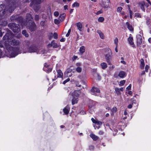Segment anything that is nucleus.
Wrapping results in <instances>:
<instances>
[{
    "mask_svg": "<svg viewBox=\"0 0 151 151\" xmlns=\"http://www.w3.org/2000/svg\"><path fill=\"white\" fill-rule=\"evenodd\" d=\"M3 43L5 47L9 52L8 53L10 57H14L18 54L21 53L18 47L14 48L11 46L10 44L14 45H17L19 43V41L13 39V35L11 33H7L3 37Z\"/></svg>",
    "mask_w": 151,
    "mask_h": 151,
    "instance_id": "1",
    "label": "nucleus"
},
{
    "mask_svg": "<svg viewBox=\"0 0 151 151\" xmlns=\"http://www.w3.org/2000/svg\"><path fill=\"white\" fill-rule=\"evenodd\" d=\"M8 27L15 33H18L20 31L19 25L15 23H10L8 25Z\"/></svg>",
    "mask_w": 151,
    "mask_h": 151,
    "instance_id": "2",
    "label": "nucleus"
},
{
    "mask_svg": "<svg viewBox=\"0 0 151 151\" xmlns=\"http://www.w3.org/2000/svg\"><path fill=\"white\" fill-rule=\"evenodd\" d=\"M32 3L33 4V6L34 9L36 12L40 8V4L43 0H31Z\"/></svg>",
    "mask_w": 151,
    "mask_h": 151,
    "instance_id": "3",
    "label": "nucleus"
},
{
    "mask_svg": "<svg viewBox=\"0 0 151 151\" xmlns=\"http://www.w3.org/2000/svg\"><path fill=\"white\" fill-rule=\"evenodd\" d=\"M26 26L27 28L31 32L35 30L37 28L36 25L33 20H31L30 22H29V23H27Z\"/></svg>",
    "mask_w": 151,
    "mask_h": 151,
    "instance_id": "4",
    "label": "nucleus"
},
{
    "mask_svg": "<svg viewBox=\"0 0 151 151\" xmlns=\"http://www.w3.org/2000/svg\"><path fill=\"white\" fill-rule=\"evenodd\" d=\"M112 52L110 51L108 53L106 54L105 55V59L106 61L109 65H111V61L112 59L111 57Z\"/></svg>",
    "mask_w": 151,
    "mask_h": 151,
    "instance_id": "5",
    "label": "nucleus"
},
{
    "mask_svg": "<svg viewBox=\"0 0 151 151\" xmlns=\"http://www.w3.org/2000/svg\"><path fill=\"white\" fill-rule=\"evenodd\" d=\"M5 8L4 4H1L0 5V19L3 18V16L5 13Z\"/></svg>",
    "mask_w": 151,
    "mask_h": 151,
    "instance_id": "6",
    "label": "nucleus"
},
{
    "mask_svg": "<svg viewBox=\"0 0 151 151\" xmlns=\"http://www.w3.org/2000/svg\"><path fill=\"white\" fill-rule=\"evenodd\" d=\"M137 45L138 46H140L142 43V38L141 35H139L137 36Z\"/></svg>",
    "mask_w": 151,
    "mask_h": 151,
    "instance_id": "7",
    "label": "nucleus"
},
{
    "mask_svg": "<svg viewBox=\"0 0 151 151\" xmlns=\"http://www.w3.org/2000/svg\"><path fill=\"white\" fill-rule=\"evenodd\" d=\"M110 4V0H103V6L104 8H108Z\"/></svg>",
    "mask_w": 151,
    "mask_h": 151,
    "instance_id": "8",
    "label": "nucleus"
},
{
    "mask_svg": "<svg viewBox=\"0 0 151 151\" xmlns=\"http://www.w3.org/2000/svg\"><path fill=\"white\" fill-rule=\"evenodd\" d=\"M37 48L34 45L30 46L28 49L29 52H37Z\"/></svg>",
    "mask_w": 151,
    "mask_h": 151,
    "instance_id": "9",
    "label": "nucleus"
},
{
    "mask_svg": "<svg viewBox=\"0 0 151 151\" xmlns=\"http://www.w3.org/2000/svg\"><path fill=\"white\" fill-rule=\"evenodd\" d=\"M102 124V122L99 121L97 119H95V127H96V128L99 129Z\"/></svg>",
    "mask_w": 151,
    "mask_h": 151,
    "instance_id": "10",
    "label": "nucleus"
},
{
    "mask_svg": "<svg viewBox=\"0 0 151 151\" xmlns=\"http://www.w3.org/2000/svg\"><path fill=\"white\" fill-rule=\"evenodd\" d=\"M48 47H53L57 48L58 47V46L56 43L54 42V40H53L48 45Z\"/></svg>",
    "mask_w": 151,
    "mask_h": 151,
    "instance_id": "11",
    "label": "nucleus"
},
{
    "mask_svg": "<svg viewBox=\"0 0 151 151\" xmlns=\"http://www.w3.org/2000/svg\"><path fill=\"white\" fill-rule=\"evenodd\" d=\"M70 110V108L69 106L67 105L66 107L63 109V111L65 114H68Z\"/></svg>",
    "mask_w": 151,
    "mask_h": 151,
    "instance_id": "12",
    "label": "nucleus"
},
{
    "mask_svg": "<svg viewBox=\"0 0 151 151\" xmlns=\"http://www.w3.org/2000/svg\"><path fill=\"white\" fill-rule=\"evenodd\" d=\"M81 94L80 91H76L72 93V96L73 97L77 98Z\"/></svg>",
    "mask_w": 151,
    "mask_h": 151,
    "instance_id": "13",
    "label": "nucleus"
},
{
    "mask_svg": "<svg viewBox=\"0 0 151 151\" xmlns=\"http://www.w3.org/2000/svg\"><path fill=\"white\" fill-rule=\"evenodd\" d=\"M133 38L132 37L130 36L128 39V41L129 44L131 45H133V47H134V43L133 42Z\"/></svg>",
    "mask_w": 151,
    "mask_h": 151,
    "instance_id": "14",
    "label": "nucleus"
},
{
    "mask_svg": "<svg viewBox=\"0 0 151 151\" xmlns=\"http://www.w3.org/2000/svg\"><path fill=\"white\" fill-rule=\"evenodd\" d=\"M46 51L43 48H40V49H37V53L39 54H44L45 53Z\"/></svg>",
    "mask_w": 151,
    "mask_h": 151,
    "instance_id": "15",
    "label": "nucleus"
},
{
    "mask_svg": "<svg viewBox=\"0 0 151 151\" xmlns=\"http://www.w3.org/2000/svg\"><path fill=\"white\" fill-rule=\"evenodd\" d=\"M86 50V47L84 46H82L80 47L79 49L80 53L81 54H83Z\"/></svg>",
    "mask_w": 151,
    "mask_h": 151,
    "instance_id": "16",
    "label": "nucleus"
},
{
    "mask_svg": "<svg viewBox=\"0 0 151 151\" xmlns=\"http://www.w3.org/2000/svg\"><path fill=\"white\" fill-rule=\"evenodd\" d=\"M126 24L127 26L128 29L131 31H133L134 29L132 25H130L128 22H127Z\"/></svg>",
    "mask_w": 151,
    "mask_h": 151,
    "instance_id": "17",
    "label": "nucleus"
},
{
    "mask_svg": "<svg viewBox=\"0 0 151 151\" xmlns=\"http://www.w3.org/2000/svg\"><path fill=\"white\" fill-rule=\"evenodd\" d=\"M117 110V109L115 107H113L111 110V114L114 115Z\"/></svg>",
    "mask_w": 151,
    "mask_h": 151,
    "instance_id": "18",
    "label": "nucleus"
},
{
    "mask_svg": "<svg viewBox=\"0 0 151 151\" xmlns=\"http://www.w3.org/2000/svg\"><path fill=\"white\" fill-rule=\"evenodd\" d=\"M65 16V13L60 14L59 18V20L62 22L64 20Z\"/></svg>",
    "mask_w": 151,
    "mask_h": 151,
    "instance_id": "19",
    "label": "nucleus"
},
{
    "mask_svg": "<svg viewBox=\"0 0 151 151\" xmlns=\"http://www.w3.org/2000/svg\"><path fill=\"white\" fill-rule=\"evenodd\" d=\"M73 99L72 100V104L73 105H74L76 104L77 103L78 101V98L77 97H73Z\"/></svg>",
    "mask_w": 151,
    "mask_h": 151,
    "instance_id": "20",
    "label": "nucleus"
},
{
    "mask_svg": "<svg viewBox=\"0 0 151 151\" xmlns=\"http://www.w3.org/2000/svg\"><path fill=\"white\" fill-rule=\"evenodd\" d=\"M97 32L99 35V36L100 38L102 39H104V35L103 33L100 30H98L97 31Z\"/></svg>",
    "mask_w": 151,
    "mask_h": 151,
    "instance_id": "21",
    "label": "nucleus"
},
{
    "mask_svg": "<svg viewBox=\"0 0 151 151\" xmlns=\"http://www.w3.org/2000/svg\"><path fill=\"white\" fill-rule=\"evenodd\" d=\"M26 18L27 20L29 21V22L31 20V19H32L31 15L29 14H27L26 15Z\"/></svg>",
    "mask_w": 151,
    "mask_h": 151,
    "instance_id": "22",
    "label": "nucleus"
},
{
    "mask_svg": "<svg viewBox=\"0 0 151 151\" xmlns=\"http://www.w3.org/2000/svg\"><path fill=\"white\" fill-rule=\"evenodd\" d=\"M139 5H140V7L141 9L143 10L144 11H145V8L144 6L145 5V3L144 2H142L139 4Z\"/></svg>",
    "mask_w": 151,
    "mask_h": 151,
    "instance_id": "23",
    "label": "nucleus"
},
{
    "mask_svg": "<svg viewBox=\"0 0 151 151\" xmlns=\"http://www.w3.org/2000/svg\"><path fill=\"white\" fill-rule=\"evenodd\" d=\"M77 26L78 29L80 31L82 30V25L81 23L78 22L77 24Z\"/></svg>",
    "mask_w": 151,
    "mask_h": 151,
    "instance_id": "24",
    "label": "nucleus"
},
{
    "mask_svg": "<svg viewBox=\"0 0 151 151\" xmlns=\"http://www.w3.org/2000/svg\"><path fill=\"white\" fill-rule=\"evenodd\" d=\"M141 65L140 67L142 68H143L145 66V63L144 60L142 58L140 60Z\"/></svg>",
    "mask_w": 151,
    "mask_h": 151,
    "instance_id": "25",
    "label": "nucleus"
},
{
    "mask_svg": "<svg viewBox=\"0 0 151 151\" xmlns=\"http://www.w3.org/2000/svg\"><path fill=\"white\" fill-rule=\"evenodd\" d=\"M101 66L102 68L103 69H105L107 67V64L105 63H103L101 64Z\"/></svg>",
    "mask_w": 151,
    "mask_h": 151,
    "instance_id": "26",
    "label": "nucleus"
},
{
    "mask_svg": "<svg viewBox=\"0 0 151 151\" xmlns=\"http://www.w3.org/2000/svg\"><path fill=\"white\" fill-rule=\"evenodd\" d=\"M80 6V4L79 3L76 2H74L72 5V6L73 7H78L79 6Z\"/></svg>",
    "mask_w": 151,
    "mask_h": 151,
    "instance_id": "27",
    "label": "nucleus"
},
{
    "mask_svg": "<svg viewBox=\"0 0 151 151\" xmlns=\"http://www.w3.org/2000/svg\"><path fill=\"white\" fill-rule=\"evenodd\" d=\"M115 91L116 93L118 95H120L121 94L120 91L119 89V88H115Z\"/></svg>",
    "mask_w": 151,
    "mask_h": 151,
    "instance_id": "28",
    "label": "nucleus"
},
{
    "mask_svg": "<svg viewBox=\"0 0 151 151\" xmlns=\"http://www.w3.org/2000/svg\"><path fill=\"white\" fill-rule=\"evenodd\" d=\"M22 33L26 37H28L29 36L28 34L27 33L26 30H23L22 31Z\"/></svg>",
    "mask_w": 151,
    "mask_h": 151,
    "instance_id": "29",
    "label": "nucleus"
},
{
    "mask_svg": "<svg viewBox=\"0 0 151 151\" xmlns=\"http://www.w3.org/2000/svg\"><path fill=\"white\" fill-rule=\"evenodd\" d=\"M7 24V23L6 21H2L1 23L0 22V25H1L2 26H5Z\"/></svg>",
    "mask_w": 151,
    "mask_h": 151,
    "instance_id": "30",
    "label": "nucleus"
},
{
    "mask_svg": "<svg viewBox=\"0 0 151 151\" xmlns=\"http://www.w3.org/2000/svg\"><path fill=\"white\" fill-rule=\"evenodd\" d=\"M61 22L59 19H54V23L56 24H58Z\"/></svg>",
    "mask_w": 151,
    "mask_h": 151,
    "instance_id": "31",
    "label": "nucleus"
},
{
    "mask_svg": "<svg viewBox=\"0 0 151 151\" xmlns=\"http://www.w3.org/2000/svg\"><path fill=\"white\" fill-rule=\"evenodd\" d=\"M44 67L43 68V70H47V68L49 67V65L46 63H45L44 64Z\"/></svg>",
    "mask_w": 151,
    "mask_h": 151,
    "instance_id": "32",
    "label": "nucleus"
},
{
    "mask_svg": "<svg viewBox=\"0 0 151 151\" xmlns=\"http://www.w3.org/2000/svg\"><path fill=\"white\" fill-rule=\"evenodd\" d=\"M125 81L124 80H123L122 81H121L120 82L119 84V85L120 86H123L125 83Z\"/></svg>",
    "mask_w": 151,
    "mask_h": 151,
    "instance_id": "33",
    "label": "nucleus"
},
{
    "mask_svg": "<svg viewBox=\"0 0 151 151\" xmlns=\"http://www.w3.org/2000/svg\"><path fill=\"white\" fill-rule=\"evenodd\" d=\"M57 73H58L57 76H63V73L60 70H57Z\"/></svg>",
    "mask_w": 151,
    "mask_h": 151,
    "instance_id": "34",
    "label": "nucleus"
},
{
    "mask_svg": "<svg viewBox=\"0 0 151 151\" xmlns=\"http://www.w3.org/2000/svg\"><path fill=\"white\" fill-rule=\"evenodd\" d=\"M126 75L125 72L123 71H121L119 72L118 76H125Z\"/></svg>",
    "mask_w": 151,
    "mask_h": 151,
    "instance_id": "35",
    "label": "nucleus"
},
{
    "mask_svg": "<svg viewBox=\"0 0 151 151\" xmlns=\"http://www.w3.org/2000/svg\"><path fill=\"white\" fill-rule=\"evenodd\" d=\"M104 18L102 17H99L98 19V21L100 22H102L104 21Z\"/></svg>",
    "mask_w": 151,
    "mask_h": 151,
    "instance_id": "36",
    "label": "nucleus"
},
{
    "mask_svg": "<svg viewBox=\"0 0 151 151\" xmlns=\"http://www.w3.org/2000/svg\"><path fill=\"white\" fill-rule=\"evenodd\" d=\"M15 6H14L13 7H11L9 9H8V10L10 12H11L13 11L14 10V7Z\"/></svg>",
    "mask_w": 151,
    "mask_h": 151,
    "instance_id": "37",
    "label": "nucleus"
},
{
    "mask_svg": "<svg viewBox=\"0 0 151 151\" xmlns=\"http://www.w3.org/2000/svg\"><path fill=\"white\" fill-rule=\"evenodd\" d=\"M81 70H82V68H81L79 67H78L76 69V71L78 72V73H80L81 72Z\"/></svg>",
    "mask_w": 151,
    "mask_h": 151,
    "instance_id": "38",
    "label": "nucleus"
},
{
    "mask_svg": "<svg viewBox=\"0 0 151 151\" xmlns=\"http://www.w3.org/2000/svg\"><path fill=\"white\" fill-rule=\"evenodd\" d=\"M47 70H46L45 71H46V72L47 73H49L52 71V68L51 67H50L49 66L48 68H47Z\"/></svg>",
    "mask_w": 151,
    "mask_h": 151,
    "instance_id": "39",
    "label": "nucleus"
},
{
    "mask_svg": "<svg viewBox=\"0 0 151 151\" xmlns=\"http://www.w3.org/2000/svg\"><path fill=\"white\" fill-rule=\"evenodd\" d=\"M39 19V17L37 15H36L35 17V20L36 21H38Z\"/></svg>",
    "mask_w": 151,
    "mask_h": 151,
    "instance_id": "40",
    "label": "nucleus"
},
{
    "mask_svg": "<svg viewBox=\"0 0 151 151\" xmlns=\"http://www.w3.org/2000/svg\"><path fill=\"white\" fill-rule=\"evenodd\" d=\"M53 37L55 39H57L58 38V34L56 33L55 32L53 35Z\"/></svg>",
    "mask_w": 151,
    "mask_h": 151,
    "instance_id": "41",
    "label": "nucleus"
},
{
    "mask_svg": "<svg viewBox=\"0 0 151 151\" xmlns=\"http://www.w3.org/2000/svg\"><path fill=\"white\" fill-rule=\"evenodd\" d=\"M89 149L90 150L92 151L94 149V146L93 145H90L89 147Z\"/></svg>",
    "mask_w": 151,
    "mask_h": 151,
    "instance_id": "42",
    "label": "nucleus"
},
{
    "mask_svg": "<svg viewBox=\"0 0 151 151\" xmlns=\"http://www.w3.org/2000/svg\"><path fill=\"white\" fill-rule=\"evenodd\" d=\"M71 29H70L68 30V33H67V34L66 35V37H68L69 36V35L70 34V33L71 32Z\"/></svg>",
    "mask_w": 151,
    "mask_h": 151,
    "instance_id": "43",
    "label": "nucleus"
},
{
    "mask_svg": "<svg viewBox=\"0 0 151 151\" xmlns=\"http://www.w3.org/2000/svg\"><path fill=\"white\" fill-rule=\"evenodd\" d=\"M54 14L55 17H57L59 15V13L58 12L56 11L54 12Z\"/></svg>",
    "mask_w": 151,
    "mask_h": 151,
    "instance_id": "44",
    "label": "nucleus"
},
{
    "mask_svg": "<svg viewBox=\"0 0 151 151\" xmlns=\"http://www.w3.org/2000/svg\"><path fill=\"white\" fill-rule=\"evenodd\" d=\"M70 79L69 78H68L66 80L64 81L63 82V83L64 84H65L66 83L69 81Z\"/></svg>",
    "mask_w": 151,
    "mask_h": 151,
    "instance_id": "45",
    "label": "nucleus"
},
{
    "mask_svg": "<svg viewBox=\"0 0 151 151\" xmlns=\"http://www.w3.org/2000/svg\"><path fill=\"white\" fill-rule=\"evenodd\" d=\"M122 9L121 7H119L117 8V11L118 12H120Z\"/></svg>",
    "mask_w": 151,
    "mask_h": 151,
    "instance_id": "46",
    "label": "nucleus"
},
{
    "mask_svg": "<svg viewBox=\"0 0 151 151\" xmlns=\"http://www.w3.org/2000/svg\"><path fill=\"white\" fill-rule=\"evenodd\" d=\"M91 107H92L91 106V107H90V106H89V111L91 114H93V113L94 111H93V110H92V109L91 108Z\"/></svg>",
    "mask_w": 151,
    "mask_h": 151,
    "instance_id": "47",
    "label": "nucleus"
},
{
    "mask_svg": "<svg viewBox=\"0 0 151 151\" xmlns=\"http://www.w3.org/2000/svg\"><path fill=\"white\" fill-rule=\"evenodd\" d=\"M63 76H54L55 78H52V81L55 80L56 79H57L58 77H61L63 78Z\"/></svg>",
    "mask_w": 151,
    "mask_h": 151,
    "instance_id": "48",
    "label": "nucleus"
},
{
    "mask_svg": "<svg viewBox=\"0 0 151 151\" xmlns=\"http://www.w3.org/2000/svg\"><path fill=\"white\" fill-rule=\"evenodd\" d=\"M76 85L78 87H81V84H80V83L79 82H76Z\"/></svg>",
    "mask_w": 151,
    "mask_h": 151,
    "instance_id": "49",
    "label": "nucleus"
},
{
    "mask_svg": "<svg viewBox=\"0 0 151 151\" xmlns=\"http://www.w3.org/2000/svg\"><path fill=\"white\" fill-rule=\"evenodd\" d=\"M131 102L133 104V103L135 104L136 101L134 99L132 98L131 99Z\"/></svg>",
    "mask_w": 151,
    "mask_h": 151,
    "instance_id": "50",
    "label": "nucleus"
},
{
    "mask_svg": "<svg viewBox=\"0 0 151 151\" xmlns=\"http://www.w3.org/2000/svg\"><path fill=\"white\" fill-rule=\"evenodd\" d=\"M114 43L116 44V45H118V39L116 38L115 40H114Z\"/></svg>",
    "mask_w": 151,
    "mask_h": 151,
    "instance_id": "51",
    "label": "nucleus"
},
{
    "mask_svg": "<svg viewBox=\"0 0 151 151\" xmlns=\"http://www.w3.org/2000/svg\"><path fill=\"white\" fill-rule=\"evenodd\" d=\"M95 91L98 93H99L100 90L98 88H95Z\"/></svg>",
    "mask_w": 151,
    "mask_h": 151,
    "instance_id": "52",
    "label": "nucleus"
},
{
    "mask_svg": "<svg viewBox=\"0 0 151 151\" xmlns=\"http://www.w3.org/2000/svg\"><path fill=\"white\" fill-rule=\"evenodd\" d=\"M135 17H140L141 16L139 13H136L135 14Z\"/></svg>",
    "mask_w": 151,
    "mask_h": 151,
    "instance_id": "53",
    "label": "nucleus"
},
{
    "mask_svg": "<svg viewBox=\"0 0 151 151\" xmlns=\"http://www.w3.org/2000/svg\"><path fill=\"white\" fill-rule=\"evenodd\" d=\"M90 136L91 138H92L93 140H94V135L93 134H91L90 135Z\"/></svg>",
    "mask_w": 151,
    "mask_h": 151,
    "instance_id": "54",
    "label": "nucleus"
},
{
    "mask_svg": "<svg viewBox=\"0 0 151 151\" xmlns=\"http://www.w3.org/2000/svg\"><path fill=\"white\" fill-rule=\"evenodd\" d=\"M149 67L148 65H146L145 67V70L146 72H147L148 69H149Z\"/></svg>",
    "mask_w": 151,
    "mask_h": 151,
    "instance_id": "55",
    "label": "nucleus"
},
{
    "mask_svg": "<svg viewBox=\"0 0 151 151\" xmlns=\"http://www.w3.org/2000/svg\"><path fill=\"white\" fill-rule=\"evenodd\" d=\"M45 23L44 21H42L40 22V24L41 26H43L45 25Z\"/></svg>",
    "mask_w": 151,
    "mask_h": 151,
    "instance_id": "56",
    "label": "nucleus"
},
{
    "mask_svg": "<svg viewBox=\"0 0 151 151\" xmlns=\"http://www.w3.org/2000/svg\"><path fill=\"white\" fill-rule=\"evenodd\" d=\"M103 12L101 10H100L98 11L96 13V14L97 15H98L100 14H101V13H102Z\"/></svg>",
    "mask_w": 151,
    "mask_h": 151,
    "instance_id": "57",
    "label": "nucleus"
},
{
    "mask_svg": "<svg viewBox=\"0 0 151 151\" xmlns=\"http://www.w3.org/2000/svg\"><path fill=\"white\" fill-rule=\"evenodd\" d=\"M52 33H51L50 35L49 36V38L50 40H51L52 39Z\"/></svg>",
    "mask_w": 151,
    "mask_h": 151,
    "instance_id": "58",
    "label": "nucleus"
},
{
    "mask_svg": "<svg viewBox=\"0 0 151 151\" xmlns=\"http://www.w3.org/2000/svg\"><path fill=\"white\" fill-rule=\"evenodd\" d=\"M131 84H129V85L126 88V89L127 90H130L131 89Z\"/></svg>",
    "mask_w": 151,
    "mask_h": 151,
    "instance_id": "59",
    "label": "nucleus"
},
{
    "mask_svg": "<svg viewBox=\"0 0 151 151\" xmlns=\"http://www.w3.org/2000/svg\"><path fill=\"white\" fill-rule=\"evenodd\" d=\"M94 87H93L92 89H91V93L93 95L94 94Z\"/></svg>",
    "mask_w": 151,
    "mask_h": 151,
    "instance_id": "60",
    "label": "nucleus"
},
{
    "mask_svg": "<svg viewBox=\"0 0 151 151\" xmlns=\"http://www.w3.org/2000/svg\"><path fill=\"white\" fill-rule=\"evenodd\" d=\"M65 40V39L64 38H62L60 40V41L61 42H64Z\"/></svg>",
    "mask_w": 151,
    "mask_h": 151,
    "instance_id": "61",
    "label": "nucleus"
},
{
    "mask_svg": "<svg viewBox=\"0 0 151 151\" xmlns=\"http://www.w3.org/2000/svg\"><path fill=\"white\" fill-rule=\"evenodd\" d=\"M104 133V132L101 131H100L99 132V134L100 135H102Z\"/></svg>",
    "mask_w": 151,
    "mask_h": 151,
    "instance_id": "62",
    "label": "nucleus"
},
{
    "mask_svg": "<svg viewBox=\"0 0 151 151\" xmlns=\"http://www.w3.org/2000/svg\"><path fill=\"white\" fill-rule=\"evenodd\" d=\"M128 107L129 109H131V108H132V105L131 104H129L128 106Z\"/></svg>",
    "mask_w": 151,
    "mask_h": 151,
    "instance_id": "63",
    "label": "nucleus"
},
{
    "mask_svg": "<svg viewBox=\"0 0 151 151\" xmlns=\"http://www.w3.org/2000/svg\"><path fill=\"white\" fill-rule=\"evenodd\" d=\"M121 62L122 63H123V64H124V65L126 64V62L125 61H124V60H122V61H121Z\"/></svg>",
    "mask_w": 151,
    "mask_h": 151,
    "instance_id": "64",
    "label": "nucleus"
}]
</instances>
